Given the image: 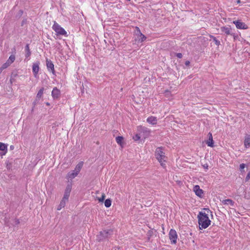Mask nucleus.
<instances>
[{
	"mask_svg": "<svg viewBox=\"0 0 250 250\" xmlns=\"http://www.w3.org/2000/svg\"><path fill=\"white\" fill-rule=\"evenodd\" d=\"M244 145L246 148H248L250 146V135H247L244 140Z\"/></svg>",
	"mask_w": 250,
	"mask_h": 250,
	"instance_id": "dca6fc26",
	"label": "nucleus"
},
{
	"mask_svg": "<svg viewBox=\"0 0 250 250\" xmlns=\"http://www.w3.org/2000/svg\"><path fill=\"white\" fill-rule=\"evenodd\" d=\"M193 191L195 193L196 195L199 197H201L203 194V190L200 189V187L198 185H196L193 188Z\"/></svg>",
	"mask_w": 250,
	"mask_h": 250,
	"instance_id": "f8f14e48",
	"label": "nucleus"
},
{
	"mask_svg": "<svg viewBox=\"0 0 250 250\" xmlns=\"http://www.w3.org/2000/svg\"><path fill=\"white\" fill-rule=\"evenodd\" d=\"M46 66L48 70H50L53 74H55L54 65L51 61L46 59Z\"/></svg>",
	"mask_w": 250,
	"mask_h": 250,
	"instance_id": "9b49d317",
	"label": "nucleus"
},
{
	"mask_svg": "<svg viewBox=\"0 0 250 250\" xmlns=\"http://www.w3.org/2000/svg\"><path fill=\"white\" fill-rule=\"evenodd\" d=\"M104 205L106 207H109V199H107L105 202H104Z\"/></svg>",
	"mask_w": 250,
	"mask_h": 250,
	"instance_id": "c756f323",
	"label": "nucleus"
},
{
	"mask_svg": "<svg viewBox=\"0 0 250 250\" xmlns=\"http://www.w3.org/2000/svg\"><path fill=\"white\" fill-rule=\"evenodd\" d=\"M220 29L222 33H225L227 35L232 36L235 39V34L232 32V30L230 27L222 26L221 27Z\"/></svg>",
	"mask_w": 250,
	"mask_h": 250,
	"instance_id": "423d86ee",
	"label": "nucleus"
},
{
	"mask_svg": "<svg viewBox=\"0 0 250 250\" xmlns=\"http://www.w3.org/2000/svg\"><path fill=\"white\" fill-rule=\"evenodd\" d=\"M237 2L238 3H240V0H237Z\"/></svg>",
	"mask_w": 250,
	"mask_h": 250,
	"instance_id": "e433bc0d",
	"label": "nucleus"
},
{
	"mask_svg": "<svg viewBox=\"0 0 250 250\" xmlns=\"http://www.w3.org/2000/svg\"><path fill=\"white\" fill-rule=\"evenodd\" d=\"M0 150L3 151L2 155H5L7 151V146L4 143L0 142Z\"/></svg>",
	"mask_w": 250,
	"mask_h": 250,
	"instance_id": "2eb2a0df",
	"label": "nucleus"
},
{
	"mask_svg": "<svg viewBox=\"0 0 250 250\" xmlns=\"http://www.w3.org/2000/svg\"><path fill=\"white\" fill-rule=\"evenodd\" d=\"M70 196L69 194L64 193L63 195V197L62 198L64 201H68L69 197Z\"/></svg>",
	"mask_w": 250,
	"mask_h": 250,
	"instance_id": "cd10ccee",
	"label": "nucleus"
},
{
	"mask_svg": "<svg viewBox=\"0 0 250 250\" xmlns=\"http://www.w3.org/2000/svg\"><path fill=\"white\" fill-rule=\"evenodd\" d=\"M133 139L135 141L139 140L140 139V136L139 134H136L134 137H133Z\"/></svg>",
	"mask_w": 250,
	"mask_h": 250,
	"instance_id": "7c9ffc66",
	"label": "nucleus"
},
{
	"mask_svg": "<svg viewBox=\"0 0 250 250\" xmlns=\"http://www.w3.org/2000/svg\"><path fill=\"white\" fill-rule=\"evenodd\" d=\"M123 137L121 136H118L116 138V141L117 143L119 144L121 146H122Z\"/></svg>",
	"mask_w": 250,
	"mask_h": 250,
	"instance_id": "4be33fe9",
	"label": "nucleus"
},
{
	"mask_svg": "<svg viewBox=\"0 0 250 250\" xmlns=\"http://www.w3.org/2000/svg\"><path fill=\"white\" fill-rule=\"evenodd\" d=\"M140 129L146 135H148L150 132V130L148 128L145 126H141Z\"/></svg>",
	"mask_w": 250,
	"mask_h": 250,
	"instance_id": "a211bd4d",
	"label": "nucleus"
},
{
	"mask_svg": "<svg viewBox=\"0 0 250 250\" xmlns=\"http://www.w3.org/2000/svg\"><path fill=\"white\" fill-rule=\"evenodd\" d=\"M15 60V57L14 55H11L8 60L7 61V62H9V63L11 64L12 62H14Z\"/></svg>",
	"mask_w": 250,
	"mask_h": 250,
	"instance_id": "a878e982",
	"label": "nucleus"
},
{
	"mask_svg": "<svg viewBox=\"0 0 250 250\" xmlns=\"http://www.w3.org/2000/svg\"><path fill=\"white\" fill-rule=\"evenodd\" d=\"M155 156L158 161L161 163L163 167H165L166 162V156L165 153L163 151L162 147H158L155 151Z\"/></svg>",
	"mask_w": 250,
	"mask_h": 250,
	"instance_id": "7ed1b4c3",
	"label": "nucleus"
},
{
	"mask_svg": "<svg viewBox=\"0 0 250 250\" xmlns=\"http://www.w3.org/2000/svg\"><path fill=\"white\" fill-rule=\"evenodd\" d=\"M46 105H49V104L48 103H46Z\"/></svg>",
	"mask_w": 250,
	"mask_h": 250,
	"instance_id": "a19ab883",
	"label": "nucleus"
},
{
	"mask_svg": "<svg viewBox=\"0 0 250 250\" xmlns=\"http://www.w3.org/2000/svg\"><path fill=\"white\" fill-rule=\"evenodd\" d=\"M67 202L66 201H64L63 199H62L60 205L58 206L57 208V210H60L62 208H64L65 206L66 203Z\"/></svg>",
	"mask_w": 250,
	"mask_h": 250,
	"instance_id": "6ab92c4d",
	"label": "nucleus"
},
{
	"mask_svg": "<svg viewBox=\"0 0 250 250\" xmlns=\"http://www.w3.org/2000/svg\"><path fill=\"white\" fill-rule=\"evenodd\" d=\"M43 91H44V88H42L38 91V93L37 94V96H36V100H40V99L41 98V97L42 96V94H43Z\"/></svg>",
	"mask_w": 250,
	"mask_h": 250,
	"instance_id": "aec40b11",
	"label": "nucleus"
},
{
	"mask_svg": "<svg viewBox=\"0 0 250 250\" xmlns=\"http://www.w3.org/2000/svg\"><path fill=\"white\" fill-rule=\"evenodd\" d=\"M210 37L212 39V40H213V41L214 42H215V44L217 45V46H219L220 44V41L217 40L216 38V37H215L214 36H210Z\"/></svg>",
	"mask_w": 250,
	"mask_h": 250,
	"instance_id": "393cba45",
	"label": "nucleus"
},
{
	"mask_svg": "<svg viewBox=\"0 0 250 250\" xmlns=\"http://www.w3.org/2000/svg\"><path fill=\"white\" fill-rule=\"evenodd\" d=\"M10 65V64L9 63V62H6L5 63H4L2 66L1 67H0V69L1 70H4V69L6 68L7 67H8L9 65Z\"/></svg>",
	"mask_w": 250,
	"mask_h": 250,
	"instance_id": "bb28decb",
	"label": "nucleus"
},
{
	"mask_svg": "<svg viewBox=\"0 0 250 250\" xmlns=\"http://www.w3.org/2000/svg\"><path fill=\"white\" fill-rule=\"evenodd\" d=\"M40 62H37L33 63L32 66V71L35 77H37L38 72L39 71Z\"/></svg>",
	"mask_w": 250,
	"mask_h": 250,
	"instance_id": "1a4fd4ad",
	"label": "nucleus"
},
{
	"mask_svg": "<svg viewBox=\"0 0 250 250\" xmlns=\"http://www.w3.org/2000/svg\"><path fill=\"white\" fill-rule=\"evenodd\" d=\"M52 28L56 33L57 35L67 36L66 31L55 21L52 26Z\"/></svg>",
	"mask_w": 250,
	"mask_h": 250,
	"instance_id": "20e7f679",
	"label": "nucleus"
},
{
	"mask_svg": "<svg viewBox=\"0 0 250 250\" xmlns=\"http://www.w3.org/2000/svg\"><path fill=\"white\" fill-rule=\"evenodd\" d=\"M83 162H79L75 167V168L74 170L70 171L69 172L66 176V178L69 180H72L75 178L79 174L80 171H81L83 166Z\"/></svg>",
	"mask_w": 250,
	"mask_h": 250,
	"instance_id": "f03ea898",
	"label": "nucleus"
},
{
	"mask_svg": "<svg viewBox=\"0 0 250 250\" xmlns=\"http://www.w3.org/2000/svg\"><path fill=\"white\" fill-rule=\"evenodd\" d=\"M108 235V232L107 230L101 231L100 233L97 235V240L99 241L103 240Z\"/></svg>",
	"mask_w": 250,
	"mask_h": 250,
	"instance_id": "6e6552de",
	"label": "nucleus"
},
{
	"mask_svg": "<svg viewBox=\"0 0 250 250\" xmlns=\"http://www.w3.org/2000/svg\"><path fill=\"white\" fill-rule=\"evenodd\" d=\"M136 36H137V37H139V36L141 35V34H143L141 32V31L139 29V27H136Z\"/></svg>",
	"mask_w": 250,
	"mask_h": 250,
	"instance_id": "c85d7f7f",
	"label": "nucleus"
},
{
	"mask_svg": "<svg viewBox=\"0 0 250 250\" xmlns=\"http://www.w3.org/2000/svg\"><path fill=\"white\" fill-rule=\"evenodd\" d=\"M206 210H207L208 211V212L209 211V209H205Z\"/></svg>",
	"mask_w": 250,
	"mask_h": 250,
	"instance_id": "ea45409f",
	"label": "nucleus"
},
{
	"mask_svg": "<svg viewBox=\"0 0 250 250\" xmlns=\"http://www.w3.org/2000/svg\"><path fill=\"white\" fill-rule=\"evenodd\" d=\"M189 63H190V62L188 61H187L185 62V65L187 66L189 64Z\"/></svg>",
	"mask_w": 250,
	"mask_h": 250,
	"instance_id": "c9c22d12",
	"label": "nucleus"
},
{
	"mask_svg": "<svg viewBox=\"0 0 250 250\" xmlns=\"http://www.w3.org/2000/svg\"><path fill=\"white\" fill-rule=\"evenodd\" d=\"M104 198H105V195L104 194H103L102 197L98 199V200L99 201V202H103L104 200Z\"/></svg>",
	"mask_w": 250,
	"mask_h": 250,
	"instance_id": "2f4dec72",
	"label": "nucleus"
},
{
	"mask_svg": "<svg viewBox=\"0 0 250 250\" xmlns=\"http://www.w3.org/2000/svg\"><path fill=\"white\" fill-rule=\"evenodd\" d=\"M221 202L224 205H230L231 206L233 207L234 202L231 199H225L221 201Z\"/></svg>",
	"mask_w": 250,
	"mask_h": 250,
	"instance_id": "f3484780",
	"label": "nucleus"
},
{
	"mask_svg": "<svg viewBox=\"0 0 250 250\" xmlns=\"http://www.w3.org/2000/svg\"><path fill=\"white\" fill-rule=\"evenodd\" d=\"M250 179V173L249 172L247 176H246V181H248L249 179Z\"/></svg>",
	"mask_w": 250,
	"mask_h": 250,
	"instance_id": "f704fd0d",
	"label": "nucleus"
},
{
	"mask_svg": "<svg viewBox=\"0 0 250 250\" xmlns=\"http://www.w3.org/2000/svg\"><path fill=\"white\" fill-rule=\"evenodd\" d=\"M245 167V164H241L240 165V169L241 170H242Z\"/></svg>",
	"mask_w": 250,
	"mask_h": 250,
	"instance_id": "473e14b6",
	"label": "nucleus"
},
{
	"mask_svg": "<svg viewBox=\"0 0 250 250\" xmlns=\"http://www.w3.org/2000/svg\"><path fill=\"white\" fill-rule=\"evenodd\" d=\"M106 34H107V35H108V33H105V34H104V36H105V38H106V36H106Z\"/></svg>",
	"mask_w": 250,
	"mask_h": 250,
	"instance_id": "4c0bfd02",
	"label": "nucleus"
},
{
	"mask_svg": "<svg viewBox=\"0 0 250 250\" xmlns=\"http://www.w3.org/2000/svg\"><path fill=\"white\" fill-rule=\"evenodd\" d=\"M25 50L26 51L25 54V57L26 58L29 57L31 55V52L30 51L29 45L27 44L25 46Z\"/></svg>",
	"mask_w": 250,
	"mask_h": 250,
	"instance_id": "5701e85b",
	"label": "nucleus"
},
{
	"mask_svg": "<svg viewBox=\"0 0 250 250\" xmlns=\"http://www.w3.org/2000/svg\"><path fill=\"white\" fill-rule=\"evenodd\" d=\"M60 90L55 87L53 89L51 95L54 99H57L60 97Z\"/></svg>",
	"mask_w": 250,
	"mask_h": 250,
	"instance_id": "9d476101",
	"label": "nucleus"
},
{
	"mask_svg": "<svg viewBox=\"0 0 250 250\" xmlns=\"http://www.w3.org/2000/svg\"><path fill=\"white\" fill-rule=\"evenodd\" d=\"M176 55L178 58H182L183 56L181 53H176Z\"/></svg>",
	"mask_w": 250,
	"mask_h": 250,
	"instance_id": "72a5a7b5",
	"label": "nucleus"
},
{
	"mask_svg": "<svg viewBox=\"0 0 250 250\" xmlns=\"http://www.w3.org/2000/svg\"><path fill=\"white\" fill-rule=\"evenodd\" d=\"M10 148H11V149H12V148H13V146H10Z\"/></svg>",
	"mask_w": 250,
	"mask_h": 250,
	"instance_id": "58836bf2",
	"label": "nucleus"
},
{
	"mask_svg": "<svg viewBox=\"0 0 250 250\" xmlns=\"http://www.w3.org/2000/svg\"><path fill=\"white\" fill-rule=\"evenodd\" d=\"M157 119L156 117L154 116H150L147 118L146 119L147 122H148L149 124L152 125H155L157 123Z\"/></svg>",
	"mask_w": 250,
	"mask_h": 250,
	"instance_id": "ddd939ff",
	"label": "nucleus"
},
{
	"mask_svg": "<svg viewBox=\"0 0 250 250\" xmlns=\"http://www.w3.org/2000/svg\"><path fill=\"white\" fill-rule=\"evenodd\" d=\"M146 39V37L143 34H141L139 37H137V40L140 42H143Z\"/></svg>",
	"mask_w": 250,
	"mask_h": 250,
	"instance_id": "412c9836",
	"label": "nucleus"
},
{
	"mask_svg": "<svg viewBox=\"0 0 250 250\" xmlns=\"http://www.w3.org/2000/svg\"><path fill=\"white\" fill-rule=\"evenodd\" d=\"M198 218L199 225L202 228L206 229L210 224L211 221L206 213L200 212L198 215Z\"/></svg>",
	"mask_w": 250,
	"mask_h": 250,
	"instance_id": "f257e3e1",
	"label": "nucleus"
},
{
	"mask_svg": "<svg viewBox=\"0 0 250 250\" xmlns=\"http://www.w3.org/2000/svg\"><path fill=\"white\" fill-rule=\"evenodd\" d=\"M71 191V185H68L66 187L64 193H68V194H70Z\"/></svg>",
	"mask_w": 250,
	"mask_h": 250,
	"instance_id": "b1692460",
	"label": "nucleus"
},
{
	"mask_svg": "<svg viewBox=\"0 0 250 250\" xmlns=\"http://www.w3.org/2000/svg\"><path fill=\"white\" fill-rule=\"evenodd\" d=\"M233 23L235 24L236 27L238 29H247L248 28V26L244 22H241L240 21H233Z\"/></svg>",
	"mask_w": 250,
	"mask_h": 250,
	"instance_id": "0eeeda50",
	"label": "nucleus"
},
{
	"mask_svg": "<svg viewBox=\"0 0 250 250\" xmlns=\"http://www.w3.org/2000/svg\"><path fill=\"white\" fill-rule=\"evenodd\" d=\"M208 139L206 143L208 146L213 147L214 146L213 144L214 142L213 140V138L212 136V134L211 133H209L208 135Z\"/></svg>",
	"mask_w": 250,
	"mask_h": 250,
	"instance_id": "4468645a",
	"label": "nucleus"
},
{
	"mask_svg": "<svg viewBox=\"0 0 250 250\" xmlns=\"http://www.w3.org/2000/svg\"><path fill=\"white\" fill-rule=\"evenodd\" d=\"M169 238L171 241V244H175L177 243V234L174 229H171L169 231Z\"/></svg>",
	"mask_w": 250,
	"mask_h": 250,
	"instance_id": "39448f33",
	"label": "nucleus"
}]
</instances>
